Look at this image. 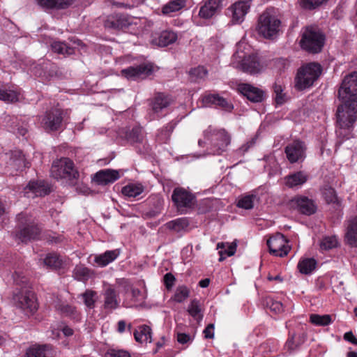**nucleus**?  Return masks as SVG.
Masks as SVG:
<instances>
[{
    "label": "nucleus",
    "mask_w": 357,
    "mask_h": 357,
    "mask_svg": "<svg viewBox=\"0 0 357 357\" xmlns=\"http://www.w3.org/2000/svg\"><path fill=\"white\" fill-rule=\"evenodd\" d=\"M340 104L336 110L337 133L344 139L353 137L351 132L357 120V71L344 77L337 91Z\"/></svg>",
    "instance_id": "f257e3e1"
},
{
    "label": "nucleus",
    "mask_w": 357,
    "mask_h": 357,
    "mask_svg": "<svg viewBox=\"0 0 357 357\" xmlns=\"http://www.w3.org/2000/svg\"><path fill=\"white\" fill-rule=\"evenodd\" d=\"M231 66L238 70L250 74H257L263 69L258 56L250 52V47L245 43H239L231 61Z\"/></svg>",
    "instance_id": "f03ea898"
},
{
    "label": "nucleus",
    "mask_w": 357,
    "mask_h": 357,
    "mask_svg": "<svg viewBox=\"0 0 357 357\" xmlns=\"http://www.w3.org/2000/svg\"><path fill=\"white\" fill-rule=\"evenodd\" d=\"M204 139H199L198 144L203 146L206 143L210 145V153L220 155L227 150L230 144V136L225 129H217L212 126H208L204 131Z\"/></svg>",
    "instance_id": "7ed1b4c3"
},
{
    "label": "nucleus",
    "mask_w": 357,
    "mask_h": 357,
    "mask_svg": "<svg viewBox=\"0 0 357 357\" xmlns=\"http://www.w3.org/2000/svg\"><path fill=\"white\" fill-rule=\"evenodd\" d=\"M325 40L324 32L318 26L310 25L303 28L299 44L305 52L317 54L321 52Z\"/></svg>",
    "instance_id": "20e7f679"
},
{
    "label": "nucleus",
    "mask_w": 357,
    "mask_h": 357,
    "mask_svg": "<svg viewBox=\"0 0 357 357\" xmlns=\"http://www.w3.org/2000/svg\"><path fill=\"white\" fill-rule=\"evenodd\" d=\"M321 72V66L317 63L312 62L302 66L295 77V89L301 91L312 87Z\"/></svg>",
    "instance_id": "39448f33"
},
{
    "label": "nucleus",
    "mask_w": 357,
    "mask_h": 357,
    "mask_svg": "<svg viewBox=\"0 0 357 357\" xmlns=\"http://www.w3.org/2000/svg\"><path fill=\"white\" fill-rule=\"evenodd\" d=\"M281 21L277 16L266 10L260 15L257 30L258 33L267 39L275 38L280 31Z\"/></svg>",
    "instance_id": "423d86ee"
},
{
    "label": "nucleus",
    "mask_w": 357,
    "mask_h": 357,
    "mask_svg": "<svg viewBox=\"0 0 357 357\" xmlns=\"http://www.w3.org/2000/svg\"><path fill=\"white\" fill-rule=\"evenodd\" d=\"M51 174L57 180L67 179L70 184H74L79 177V172L75 168L73 162L68 158L54 160L52 165Z\"/></svg>",
    "instance_id": "0eeeda50"
},
{
    "label": "nucleus",
    "mask_w": 357,
    "mask_h": 357,
    "mask_svg": "<svg viewBox=\"0 0 357 357\" xmlns=\"http://www.w3.org/2000/svg\"><path fill=\"white\" fill-rule=\"evenodd\" d=\"M13 301L15 305L27 317L33 314L38 309V304L33 292L25 286L20 289L15 290Z\"/></svg>",
    "instance_id": "6e6552de"
},
{
    "label": "nucleus",
    "mask_w": 357,
    "mask_h": 357,
    "mask_svg": "<svg viewBox=\"0 0 357 357\" xmlns=\"http://www.w3.org/2000/svg\"><path fill=\"white\" fill-rule=\"evenodd\" d=\"M251 6V0H238L227 9L226 14L232 25L241 24L245 20Z\"/></svg>",
    "instance_id": "1a4fd4ad"
},
{
    "label": "nucleus",
    "mask_w": 357,
    "mask_h": 357,
    "mask_svg": "<svg viewBox=\"0 0 357 357\" xmlns=\"http://www.w3.org/2000/svg\"><path fill=\"white\" fill-rule=\"evenodd\" d=\"M67 111L54 108L46 112L41 121L42 127L47 132L59 130L62 124Z\"/></svg>",
    "instance_id": "9d476101"
},
{
    "label": "nucleus",
    "mask_w": 357,
    "mask_h": 357,
    "mask_svg": "<svg viewBox=\"0 0 357 357\" xmlns=\"http://www.w3.org/2000/svg\"><path fill=\"white\" fill-rule=\"evenodd\" d=\"M18 219L23 227L17 232V237L22 242L36 239L40 232V229L37 225L31 220L25 219L23 214H20Z\"/></svg>",
    "instance_id": "9b49d317"
},
{
    "label": "nucleus",
    "mask_w": 357,
    "mask_h": 357,
    "mask_svg": "<svg viewBox=\"0 0 357 357\" xmlns=\"http://www.w3.org/2000/svg\"><path fill=\"white\" fill-rule=\"evenodd\" d=\"M287 243L288 240L282 234H277L267 240L270 253L278 257L287 255L289 251Z\"/></svg>",
    "instance_id": "f8f14e48"
},
{
    "label": "nucleus",
    "mask_w": 357,
    "mask_h": 357,
    "mask_svg": "<svg viewBox=\"0 0 357 357\" xmlns=\"http://www.w3.org/2000/svg\"><path fill=\"white\" fill-rule=\"evenodd\" d=\"M291 203L295 204L298 211L305 215H312L317 211L316 202L306 196H296L291 199Z\"/></svg>",
    "instance_id": "ddd939ff"
},
{
    "label": "nucleus",
    "mask_w": 357,
    "mask_h": 357,
    "mask_svg": "<svg viewBox=\"0 0 357 357\" xmlns=\"http://www.w3.org/2000/svg\"><path fill=\"white\" fill-rule=\"evenodd\" d=\"M153 71L151 64L142 63L136 66H130L121 70V74L128 79H143Z\"/></svg>",
    "instance_id": "4468645a"
},
{
    "label": "nucleus",
    "mask_w": 357,
    "mask_h": 357,
    "mask_svg": "<svg viewBox=\"0 0 357 357\" xmlns=\"http://www.w3.org/2000/svg\"><path fill=\"white\" fill-rule=\"evenodd\" d=\"M133 18L126 14H114L107 17L105 26L112 29H121L128 27L132 23Z\"/></svg>",
    "instance_id": "2eb2a0df"
},
{
    "label": "nucleus",
    "mask_w": 357,
    "mask_h": 357,
    "mask_svg": "<svg viewBox=\"0 0 357 357\" xmlns=\"http://www.w3.org/2000/svg\"><path fill=\"white\" fill-rule=\"evenodd\" d=\"M22 192L24 197L34 198L47 195L50 192V188L44 181H30Z\"/></svg>",
    "instance_id": "dca6fc26"
},
{
    "label": "nucleus",
    "mask_w": 357,
    "mask_h": 357,
    "mask_svg": "<svg viewBox=\"0 0 357 357\" xmlns=\"http://www.w3.org/2000/svg\"><path fill=\"white\" fill-rule=\"evenodd\" d=\"M237 90L253 102H260L264 100V91L250 84H238L237 85Z\"/></svg>",
    "instance_id": "f3484780"
},
{
    "label": "nucleus",
    "mask_w": 357,
    "mask_h": 357,
    "mask_svg": "<svg viewBox=\"0 0 357 357\" xmlns=\"http://www.w3.org/2000/svg\"><path fill=\"white\" fill-rule=\"evenodd\" d=\"M172 199L177 207H188L192 204L194 196L185 188L178 187L174 190Z\"/></svg>",
    "instance_id": "a211bd4d"
},
{
    "label": "nucleus",
    "mask_w": 357,
    "mask_h": 357,
    "mask_svg": "<svg viewBox=\"0 0 357 357\" xmlns=\"http://www.w3.org/2000/svg\"><path fill=\"white\" fill-rule=\"evenodd\" d=\"M202 102L205 107H219L220 108L231 112L234 107L233 105L228 102L227 99L218 94H206L202 97Z\"/></svg>",
    "instance_id": "6ab92c4d"
},
{
    "label": "nucleus",
    "mask_w": 357,
    "mask_h": 357,
    "mask_svg": "<svg viewBox=\"0 0 357 357\" xmlns=\"http://www.w3.org/2000/svg\"><path fill=\"white\" fill-rule=\"evenodd\" d=\"M222 6V0H205L200 7L199 15L204 19L212 17Z\"/></svg>",
    "instance_id": "aec40b11"
},
{
    "label": "nucleus",
    "mask_w": 357,
    "mask_h": 357,
    "mask_svg": "<svg viewBox=\"0 0 357 357\" xmlns=\"http://www.w3.org/2000/svg\"><path fill=\"white\" fill-rule=\"evenodd\" d=\"M104 308L107 310H114L119 307L120 298L115 289L111 286L107 287L103 292Z\"/></svg>",
    "instance_id": "412c9836"
},
{
    "label": "nucleus",
    "mask_w": 357,
    "mask_h": 357,
    "mask_svg": "<svg viewBox=\"0 0 357 357\" xmlns=\"http://www.w3.org/2000/svg\"><path fill=\"white\" fill-rule=\"evenodd\" d=\"M307 146L304 142L294 139L291 142V164L303 162L306 158Z\"/></svg>",
    "instance_id": "4be33fe9"
},
{
    "label": "nucleus",
    "mask_w": 357,
    "mask_h": 357,
    "mask_svg": "<svg viewBox=\"0 0 357 357\" xmlns=\"http://www.w3.org/2000/svg\"><path fill=\"white\" fill-rule=\"evenodd\" d=\"M52 347L49 344L33 345L27 349L24 357H54Z\"/></svg>",
    "instance_id": "5701e85b"
},
{
    "label": "nucleus",
    "mask_w": 357,
    "mask_h": 357,
    "mask_svg": "<svg viewBox=\"0 0 357 357\" xmlns=\"http://www.w3.org/2000/svg\"><path fill=\"white\" fill-rule=\"evenodd\" d=\"M119 178V172L113 169H103L98 172L94 176L96 181L102 185L113 183Z\"/></svg>",
    "instance_id": "b1692460"
},
{
    "label": "nucleus",
    "mask_w": 357,
    "mask_h": 357,
    "mask_svg": "<svg viewBox=\"0 0 357 357\" xmlns=\"http://www.w3.org/2000/svg\"><path fill=\"white\" fill-rule=\"evenodd\" d=\"M345 241L350 246L357 248V215L348 222Z\"/></svg>",
    "instance_id": "393cba45"
},
{
    "label": "nucleus",
    "mask_w": 357,
    "mask_h": 357,
    "mask_svg": "<svg viewBox=\"0 0 357 357\" xmlns=\"http://www.w3.org/2000/svg\"><path fill=\"white\" fill-rule=\"evenodd\" d=\"M37 3L48 9H65L69 7L74 0H36Z\"/></svg>",
    "instance_id": "a878e982"
},
{
    "label": "nucleus",
    "mask_w": 357,
    "mask_h": 357,
    "mask_svg": "<svg viewBox=\"0 0 357 357\" xmlns=\"http://www.w3.org/2000/svg\"><path fill=\"white\" fill-rule=\"evenodd\" d=\"M119 255L118 250H107L103 254L96 255L94 258V261L99 266H105L109 263L114 261Z\"/></svg>",
    "instance_id": "bb28decb"
},
{
    "label": "nucleus",
    "mask_w": 357,
    "mask_h": 357,
    "mask_svg": "<svg viewBox=\"0 0 357 357\" xmlns=\"http://www.w3.org/2000/svg\"><path fill=\"white\" fill-rule=\"evenodd\" d=\"M237 245L235 242L231 243H218L217 244V249L219 250L220 258L219 261H222L227 257L234 255L236 250Z\"/></svg>",
    "instance_id": "cd10ccee"
},
{
    "label": "nucleus",
    "mask_w": 357,
    "mask_h": 357,
    "mask_svg": "<svg viewBox=\"0 0 357 357\" xmlns=\"http://www.w3.org/2000/svg\"><path fill=\"white\" fill-rule=\"evenodd\" d=\"M171 104V98L164 95L158 93L153 99L152 109L154 113L159 114L163 109L167 107Z\"/></svg>",
    "instance_id": "c85d7f7f"
},
{
    "label": "nucleus",
    "mask_w": 357,
    "mask_h": 357,
    "mask_svg": "<svg viewBox=\"0 0 357 357\" xmlns=\"http://www.w3.org/2000/svg\"><path fill=\"white\" fill-rule=\"evenodd\" d=\"M189 226V222L185 218H179L165 224L167 229L176 233L185 231Z\"/></svg>",
    "instance_id": "c756f323"
},
{
    "label": "nucleus",
    "mask_w": 357,
    "mask_h": 357,
    "mask_svg": "<svg viewBox=\"0 0 357 357\" xmlns=\"http://www.w3.org/2000/svg\"><path fill=\"white\" fill-rule=\"evenodd\" d=\"M134 337L140 343L151 342V329L146 325L141 326L134 332Z\"/></svg>",
    "instance_id": "7c9ffc66"
},
{
    "label": "nucleus",
    "mask_w": 357,
    "mask_h": 357,
    "mask_svg": "<svg viewBox=\"0 0 357 357\" xmlns=\"http://www.w3.org/2000/svg\"><path fill=\"white\" fill-rule=\"evenodd\" d=\"M186 0H170L162 7L163 15H169L185 6Z\"/></svg>",
    "instance_id": "2f4dec72"
},
{
    "label": "nucleus",
    "mask_w": 357,
    "mask_h": 357,
    "mask_svg": "<svg viewBox=\"0 0 357 357\" xmlns=\"http://www.w3.org/2000/svg\"><path fill=\"white\" fill-rule=\"evenodd\" d=\"M20 98V91L14 89H0V100L7 103L18 101Z\"/></svg>",
    "instance_id": "473e14b6"
},
{
    "label": "nucleus",
    "mask_w": 357,
    "mask_h": 357,
    "mask_svg": "<svg viewBox=\"0 0 357 357\" xmlns=\"http://www.w3.org/2000/svg\"><path fill=\"white\" fill-rule=\"evenodd\" d=\"M144 191V187L140 183H130L122 188V193L128 197H136Z\"/></svg>",
    "instance_id": "72a5a7b5"
},
{
    "label": "nucleus",
    "mask_w": 357,
    "mask_h": 357,
    "mask_svg": "<svg viewBox=\"0 0 357 357\" xmlns=\"http://www.w3.org/2000/svg\"><path fill=\"white\" fill-rule=\"evenodd\" d=\"M43 264L48 268L59 269L63 266V260L58 255L50 253L43 259Z\"/></svg>",
    "instance_id": "f704fd0d"
},
{
    "label": "nucleus",
    "mask_w": 357,
    "mask_h": 357,
    "mask_svg": "<svg viewBox=\"0 0 357 357\" xmlns=\"http://www.w3.org/2000/svg\"><path fill=\"white\" fill-rule=\"evenodd\" d=\"M258 200L256 195L249 194L242 195L238 201L237 206L246 210L252 209Z\"/></svg>",
    "instance_id": "c9c22d12"
},
{
    "label": "nucleus",
    "mask_w": 357,
    "mask_h": 357,
    "mask_svg": "<svg viewBox=\"0 0 357 357\" xmlns=\"http://www.w3.org/2000/svg\"><path fill=\"white\" fill-rule=\"evenodd\" d=\"M188 312L192 316L195 320L199 321L203 318L202 313V305L199 300L193 299L190 301L188 307Z\"/></svg>",
    "instance_id": "e433bc0d"
},
{
    "label": "nucleus",
    "mask_w": 357,
    "mask_h": 357,
    "mask_svg": "<svg viewBox=\"0 0 357 357\" xmlns=\"http://www.w3.org/2000/svg\"><path fill=\"white\" fill-rule=\"evenodd\" d=\"M91 271L82 265L76 266L73 270V277L79 281L85 282L91 278Z\"/></svg>",
    "instance_id": "4c0bfd02"
},
{
    "label": "nucleus",
    "mask_w": 357,
    "mask_h": 357,
    "mask_svg": "<svg viewBox=\"0 0 357 357\" xmlns=\"http://www.w3.org/2000/svg\"><path fill=\"white\" fill-rule=\"evenodd\" d=\"M177 39V35L172 31H164L161 32L158 37V44L160 46L166 47L174 43Z\"/></svg>",
    "instance_id": "58836bf2"
},
{
    "label": "nucleus",
    "mask_w": 357,
    "mask_h": 357,
    "mask_svg": "<svg viewBox=\"0 0 357 357\" xmlns=\"http://www.w3.org/2000/svg\"><path fill=\"white\" fill-rule=\"evenodd\" d=\"M144 131L141 127L133 128L126 135V138L131 144L142 143L144 139Z\"/></svg>",
    "instance_id": "ea45409f"
},
{
    "label": "nucleus",
    "mask_w": 357,
    "mask_h": 357,
    "mask_svg": "<svg viewBox=\"0 0 357 357\" xmlns=\"http://www.w3.org/2000/svg\"><path fill=\"white\" fill-rule=\"evenodd\" d=\"M10 165H13L17 170H21L29 167V162H26L24 155L21 151H17L13 154Z\"/></svg>",
    "instance_id": "a19ab883"
},
{
    "label": "nucleus",
    "mask_w": 357,
    "mask_h": 357,
    "mask_svg": "<svg viewBox=\"0 0 357 357\" xmlns=\"http://www.w3.org/2000/svg\"><path fill=\"white\" fill-rule=\"evenodd\" d=\"M309 176L304 171H298L291 173V188L301 186L307 182Z\"/></svg>",
    "instance_id": "79ce46f5"
},
{
    "label": "nucleus",
    "mask_w": 357,
    "mask_h": 357,
    "mask_svg": "<svg viewBox=\"0 0 357 357\" xmlns=\"http://www.w3.org/2000/svg\"><path fill=\"white\" fill-rule=\"evenodd\" d=\"M317 261L312 258L305 259L298 264V268L301 273L309 274L316 267Z\"/></svg>",
    "instance_id": "37998d69"
},
{
    "label": "nucleus",
    "mask_w": 357,
    "mask_h": 357,
    "mask_svg": "<svg viewBox=\"0 0 357 357\" xmlns=\"http://www.w3.org/2000/svg\"><path fill=\"white\" fill-rule=\"evenodd\" d=\"M322 195L327 204H340V201L334 188L331 187L325 188L323 190Z\"/></svg>",
    "instance_id": "c03bdc74"
},
{
    "label": "nucleus",
    "mask_w": 357,
    "mask_h": 357,
    "mask_svg": "<svg viewBox=\"0 0 357 357\" xmlns=\"http://www.w3.org/2000/svg\"><path fill=\"white\" fill-rule=\"evenodd\" d=\"M189 295L190 291L186 286H179L176 288L172 299L176 303H182L189 297Z\"/></svg>",
    "instance_id": "a18cd8bd"
},
{
    "label": "nucleus",
    "mask_w": 357,
    "mask_h": 357,
    "mask_svg": "<svg viewBox=\"0 0 357 357\" xmlns=\"http://www.w3.org/2000/svg\"><path fill=\"white\" fill-rule=\"evenodd\" d=\"M84 303L90 309L94 307L95 303L98 298L97 293L92 290H86L82 294Z\"/></svg>",
    "instance_id": "49530a36"
},
{
    "label": "nucleus",
    "mask_w": 357,
    "mask_h": 357,
    "mask_svg": "<svg viewBox=\"0 0 357 357\" xmlns=\"http://www.w3.org/2000/svg\"><path fill=\"white\" fill-rule=\"evenodd\" d=\"M310 321L317 326H328L332 321L331 317L328 314L319 315L312 314L310 317Z\"/></svg>",
    "instance_id": "de8ad7c7"
},
{
    "label": "nucleus",
    "mask_w": 357,
    "mask_h": 357,
    "mask_svg": "<svg viewBox=\"0 0 357 357\" xmlns=\"http://www.w3.org/2000/svg\"><path fill=\"white\" fill-rule=\"evenodd\" d=\"M52 49L54 52L61 54H71L73 50L68 47L65 43L54 41L51 45Z\"/></svg>",
    "instance_id": "09e8293b"
},
{
    "label": "nucleus",
    "mask_w": 357,
    "mask_h": 357,
    "mask_svg": "<svg viewBox=\"0 0 357 357\" xmlns=\"http://www.w3.org/2000/svg\"><path fill=\"white\" fill-rule=\"evenodd\" d=\"M338 241L335 236H326L323 238L320 243L321 250H328L337 246Z\"/></svg>",
    "instance_id": "8fccbe9b"
},
{
    "label": "nucleus",
    "mask_w": 357,
    "mask_h": 357,
    "mask_svg": "<svg viewBox=\"0 0 357 357\" xmlns=\"http://www.w3.org/2000/svg\"><path fill=\"white\" fill-rule=\"evenodd\" d=\"M59 310L63 314L70 317L73 319L77 320L79 318V314L77 312L76 308L73 306L67 304L61 305L59 307Z\"/></svg>",
    "instance_id": "3c124183"
},
{
    "label": "nucleus",
    "mask_w": 357,
    "mask_h": 357,
    "mask_svg": "<svg viewBox=\"0 0 357 357\" xmlns=\"http://www.w3.org/2000/svg\"><path fill=\"white\" fill-rule=\"evenodd\" d=\"M207 75V70L204 66H198L192 68L190 71V75L194 81L204 79Z\"/></svg>",
    "instance_id": "603ef678"
},
{
    "label": "nucleus",
    "mask_w": 357,
    "mask_h": 357,
    "mask_svg": "<svg viewBox=\"0 0 357 357\" xmlns=\"http://www.w3.org/2000/svg\"><path fill=\"white\" fill-rule=\"evenodd\" d=\"M174 129V126L172 124H168L163 128H162L158 135L157 139L160 142H165L169 138L170 134Z\"/></svg>",
    "instance_id": "864d4df0"
},
{
    "label": "nucleus",
    "mask_w": 357,
    "mask_h": 357,
    "mask_svg": "<svg viewBox=\"0 0 357 357\" xmlns=\"http://www.w3.org/2000/svg\"><path fill=\"white\" fill-rule=\"evenodd\" d=\"M266 306L275 314H279L283 311L282 303L280 301H274L271 298H267L266 301Z\"/></svg>",
    "instance_id": "5fc2aeb1"
},
{
    "label": "nucleus",
    "mask_w": 357,
    "mask_h": 357,
    "mask_svg": "<svg viewBox=\"0 0 357 357\" xmlns=\"http://www.w3.org/2000/svg\"><path fill=\"white\" fill-rule=\"evenodd\" d=\"M105 357H131L129 352L123 349H110L105 353Z\"/></svg>",
    "instance_id": "6e6d98bb"
},
{
    "label": "nucleus",
    "mask_w": 357,
    "mask_h": 357,
    "mask_svg": "<svg viewBox=\"0 0 357 357\" xmlns=\"http://www.w3.org/2000/svg\"><path fill=\"white\" fill-rule=\"evenodd\" d=\"M327 0H301L302 6L305 9L312 10L321 5Z\"/></svg>",
    "instance_id": "4d7b16f0"
},
{
    "label": "nucleus",
    "mask_w": 357,
    "mask_h": 357,
    "mask_svg": "<svg viewBox=\"0 0 357 357\" xmlns=\"http://www.w3.org/2000/svg\"><path fill=\"white\" fill-rule=\"evenodd\" d=\"M274 92L275 93V102L278 105H282L285 98L282 96H280V92H283V86L281 84H275L274 86Z\"/></svg>",
    "instance_id": "13d9d810"
},
{
    "label": "nucleus",
    "mask_w": 357,
    "mask_h": 357,
    "mask_svg": "<svg viewBox=\"0 0 357 357\" xmlns=\"http://www.w3.org/2000/svg\"><path fill=\"white\" fill-rule=\"evenodd\" d=\"M175 278L174 276L170 273H166L164 276V283L167 289H170L174 284Z\"/></svg>",
    "instance_id": "bf43d9fd"
},
{
    "label": "nucleus",
    "mask_w": 357,
    "mask_h": 357,
    "mask_svg": "<svg viewBox=\"0 0 357 357\" xmlns=\"http://www.w3.org/2000/svg\"><path fill=\"white\" fill-rule=\"evenodd\" d=\"M13 278L14 282L17 285L24 284L27 281V279L25 278V276L18 272H15L13 274Z\"/></svg>",
    "instance_id": "052dcab7"
},
{
    "label": "nucleus",
    "mask_w": 357,
    "mask_h": 357,
    "mask_svg": "<svg viewBox=\"0 0 357 357\" xmlns=\"http://www.w3.org/2000/svg\"><path fill=\"white\" fill-rule=\"evenodd\" d=\"M214 324H208L203 331L206 339H213L214 337Z\"/></svg>",
    "instance_id": "680f3d73"
},
{
    "label": "nucleus",
    "mask_w": 357,
    "mask_h": 357,
    "mask_svg": "<svg viewBox=\"0 0 357 357\" xmlns=\"http://www.w3.org/2000/svg\"><path fill=\"white\" fill-rule=\"evenodd\" d=\"M192 340V337L186 333H178L177 334V341L181 344H186L190 342Z\"/></svg>",
    "instance_id": "e2e57ef3"
},
{
    "label": "nucleus",
    "mask_w": 357,
    "mask_h": 357,
    "mask_svg": "<svg viewBox=\"0 0 357 357\" xmlns=\"http://www.w3.org/2000/svg\"><path fill=\"white\" fill-rule=\"evenodd\" d=\"M344 339L355 345H357V338L354 336L351 331L347 332L344 335Z\"/></svg>",
    "instance_id": "0e129e2a"
},
{
    "label": "nucleus",
    "mask_w": 357,
    "mask_h": 357,
    "mask_svg": "<svg viewBox=\"0 0 357 357\" xmlns=\"http://www.w3.org/2000/svg\"><path fill=\"white\" fill-rule=\"evenodd\" d=\"M62 332L65 336H70L73 334V331L68 326H64L62 328Z\"/></svg>",
    "instance_id": "69168bd1"
},
{
    "label": "nucleus",
    "mask_w": 357,
    "mask_h": 357,
    "mask_svg": "<svg viewBox=\"0 0 357 357\" xmlns=\"http://www.w3.org/2000/svg\"><path fill=\"white\" fill-rule=\"evenodd\" d=\"M126 322L124 321H123V320L119 321L118 322V328H117L118 331L119 333L124 332L125 329H126Z\"/></svg>",
    "instance_id": "338daca9"
},
{
    "label": "nucleus",
    "mask_w": 357,
    "mask_h": 357,
    "mask_svg": "<svg viewBox=\"0 0 357 357\" xmlns=\"http://www.w3.org/2000/svg\"><path fill=\"white\" fill-rule=\"evenodd\" d=\"M210 284V280L208 278H206L204 280H202L199 282V285L202 288L207 287Z\"/></svg>",
    "instance_id": "774afa93"
}]
</instances>
